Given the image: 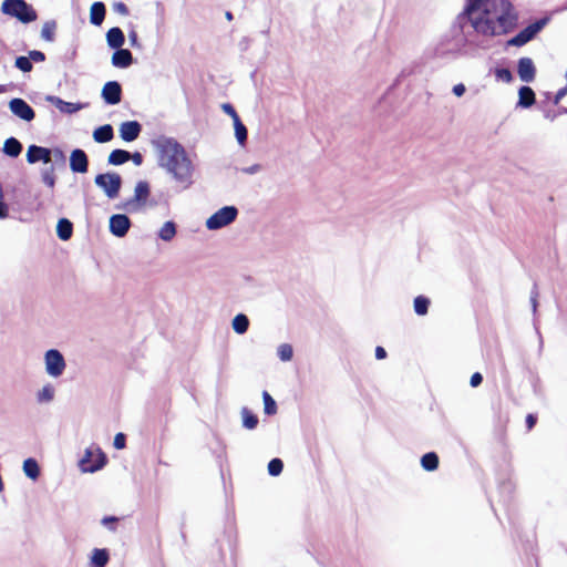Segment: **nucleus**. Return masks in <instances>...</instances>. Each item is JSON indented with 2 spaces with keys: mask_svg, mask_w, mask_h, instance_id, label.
<instances>
[{
  "mask_svg": "<svg viewBox=\"0 0 567 567\" xmlns=\"http://www.w3.org/2000/svg\"><path fill=\"white\" fill-rule=\"evenodd\" d=\"M237 216V207L224 206L207 218L205 225L209 230H218L234 223Z\"/></svg>",
  "mask_w": 567,
  "mask_h": 567,
  "instance_id": "nucleus-8",
  "label": "nucleus"
},
{
  "mask_svg": "<svg viewBox=\"0 0 567 567\" xmlns=\"http://www.w3.org/2000/svg\"><path fill=\"white\" fill-rule=\"evenodd\" d=\"M1 11L17 18L22 23H30L37 19L35 10L25 0H4Z\"/></svg>",
  "mask_w": 567,
  "mask_h": 567,
  "instance_id": "nucleus-4",
  "label": "nucleus"
},
{
  "mask_svg": "<svg viewBox=\"0 0 567 567\" xmlns=\"http://www.w3.org/2000/svg\"><path fill=\"white\" fill-rule=\"evenodd\" d=\"M106 43L111 49H120L125 43V35L121 28L113 27L106 32Z\"/></svg>",
  "mask_w": 567,
  "mask_h": 567,
  "instance_id": "nucleus-19",
  "label": "nucleus"
},
{
  "mask_svg": "<svg viewBox=\"0 0 567 567\" xmlns=\"http://www.w3.org/2000/svg\"><path fill=\"white\" fill-rule=\"evenodd\" d=\"M113 445L117 450H122L126 445V436L124 433H117L114 437Z\"/></svg>",
  "mask_w": 567,
  "mask_h": 567,
  "instance_id": "nucleus-44",
  "label": "nucleus"
},
{
  "mask_svg": "<svg viewBox=\"0 0 567 567\" xmlns=\"http://www.w3.org/2000/svg\"><path fill=\"white\" fill-rule=\"evenodd\" d=\"M27 161L29 164H35L40 161L49 164L52 161V150L34 144L30 145L27 151Z\"/></svg>",
  "mask_w": 567,
  "mask_h": 567,
  "instance_id": "nucleus-13",
  "label": "nucleus"
},
{
  "mask_svg": "<svg viewBox=\"0 0 567 567\" xmlns=\"http://www.w3.org/2000/svg\"><path fill=\"white\" fill-rule=\"evenodd\" d=\"M42 182L50 188L55 185L54 167L50 166L41 171Z\"/></svg>",
  "mask_w": 567,
  "mask_h": 567,
  "instance_id": "nucleus-38",
  "label": "nucleus"
},
{
  "mask_svg": "<svg viewBox=\"0 0 567 567\" xmlns=\"http://www.w3.org/2000/svg\"><path fill=\"white\" fill-rule=\"evenodd\" d=\"M131 159L133 161V163L136 165V166H140L143 164V155L140 153V152H135L133 154H131Z\"/></svg>",
  "mask_w": 567,
  "mask_h": 567,
  "instance_id": "nucleus-54",
  "label": "nucleus"
},
{
  "mask_svg": "<svg viewBox=\"0 0 567 567\" xmlns=\"http://www.w3.org/2000/svg\"><path fill=\"white\" fill-rule=\"evenodd\" d=\"M2 152L12 158L18 157L22 152V144L16 137H9L4 141Z\"/></svg>",
  "mask_w": 567,
  "mask_h": 567,
  "instance_id": "nucleus-23",
  "label": "nucleus"
},
{
  "mask_svg": "<svg viewBox=\"0 0 567 567\" xmlns=\"http://www.w3.org/2000/svg\"><path fill=\"white\" fill-rule=\"evenodd\" d=\"M277 354L281 361L288 362L293 357V349L289 343H281L277 348Z\"/></svg>",
  "mask_w": 567,
  "mask_h": 567,
  "instance_id": "nucleus-37",
  "label": "nucleus"
},
{
  "mask_svg": "<svg viewBox=\"0 0 567 567\" xmlns=\"http://www.w3.org/2000/svg\"><path fill=\"white\" fill-rule=\"evenodd\" d=\"M131 159V153L125 150L116 148L112 151L107 157L110 165L118 166Z\"/></svg>",
  "mask_w": 567,
  "mask_h": 567,
  "instance_id": "nucleus-26",
  "label": "nucleus"
},
{
  "mask_svg": "<svg viewBox=\"0 0 567 567\" xmlns=\"http://www.w3.org/2000/svg\"><path fill=\"white\" fill-rule=\"evenodd\" d=\"M118 518L115 516H105L102 518V525L111 532H115Z\"/></svg>",
  "mask_w": 567,
  "mask_h": 567,
  "instance_id": "nucleus-42",
  "label": "nucleus"
},
{
  "mask_svg": "<svg viewBox=\"0 0 567 567\" xmlns=\"http://www.w3.org/2000/svg\"><path fill=\"white\" fill-rule=\"evenodd\" d=\"M231 327H233L234 331L238 334L246 333L249 328L248 317L244 313L236 315L231 321Z\"/></svg>",
  "mask_w": 567,
  "mask_h": 567,
  "instance_id": "nucleus-31",
  "label": "nucleus"
},
{
  "mask_svg": "<svg viewBox=\"0 0 567 567\" xmlns=\"http://www.w3.org/2000/svg\"><path fill=\"white\" fill-rule=\"evenodd\" d=\"M56 234L61 240H69L73 234V225L66 218H61L56 225Z\"/></svg>",
  "mask_w": 567,
  "mask_h": 567,
  "instance_id": "nucleus-27",
  "label": "nucleus"
},
{
  "mask_svg": "<svg viewBox=\"0 0 567 567\" xmlns=\"http://www.w3.org/2000/svg\"><path fill=\"white\" fill-rule=\"evenodd\" d=\"M55 29H56V23L55 21L51 20V21H47L43 27H42V30H41V38L45 41H49V42H52L54 41V32H55Z\"/></svg>",
  "mask_w": 567,
  "mask_h": 567,
  "instance_id": "nucleus-36",
  "label": "nucleus"
},
{
  "mask_svg": "<svg viewBox=\"0 0 567 567\" xmlns=\"http://www.w3.org/2000/svg\"><path fill=\"white\" fill-rule=\"evenodd\" d=\"M536 101L535 92L530 86L524 85L518 90L517 107L528 109Z\"/></svg>",
  "mask_w": 567,
  "mask_h": 567,
  "instance_id": "nucleus-22",
  "label": "nucleus"
},
{
  "mask_svg": "<svg viewBox=\"0 0 567 567\" xmlns=\"http://www.w3.org/2000/svg\"><path fill=\"white\" fill-rule=\"evenodd\" d=\"M110 560V553L106 548H94L90 556L89 567H106Z\"/></svg>",
  "mask_w": 567,
  "mask_h": 567,
  "instance_id": "nucleus-21",
  "label": "nucleus"
},
{
  "mask_svg": "<svg viewBox=\"0 0 567 567\" xmlns=\"http://www.w3.org/2000/svg\"><path fill=\"white\" fill-rule=\"evenodd\" d=\"M112 9L115 13L127 17L130 14V9L124 2H114L112 4Z\"/></svg>",
  "mask_w": 567,
  "mask_h": 567,
  "instance_id": "nucleus-43",
  "label": "nucleus"
},
{
  "mask_svg": "<svg viewBox=\"0 0 567 567\" xmlns=\"http://www.w3.org/2000/svg\"><path fill=\"white\" fill-rule=\"evenodd\" d=\"M94 183L103 190L107 198L114 199L120 194L123 181L120 174L115 172H107L97 174L94 178Z\"/></svg>",
  "mask_w": 567,
  "mask_h": 567,
  "instance_id": "nucleus-6",
  "label": "nucleus"
},
{
  "mask_svg": "<svg viewBox=\"0 0 567 567\" xmlns=\"http://www.w3.org/2000/svg\"><path fill=\"white\" fill-rule=\"evenodd\" d=\"M9 215V208L7 204L3 203V198H0V219L7 218Z\"/></svg>",
  "mask_w": 567,
  "mask_h": 567,
  "instance_id": "nucleus-53",
  "label": "nucleus"
},
{
  "mask_svg": "<svg viewBox=\"0 0 567 567\" xmlns=\"http://www.w3.org/2000/svg\"><path fill=\"white\" fill-rule=\"evenodd\" d=\"M516 23L513 6L507 0H467L451 27L452 42L449 49L441 44L437 56H455L466 45L477 44L478 37H496L508 33Z\"/></svg>",
  "mask_w": 567,
  "mask_h": 567,
  "instance_id": "nucleus-1",
  "label": "nucleus"
},
{
  "mask_svg": "<svg viewBox=\"0 0 567 567\" xmlns=\"http://www.w3.org/2000/svg\"><path fill=\"white\" fill-rule=\"evenodd\" d=\"M537 422V417L534 414H527L526 416V426L528 430H532Z\"/></svg>",
  "mask_w": 567,
  "mask_h": 567,
  "instance_id": "nucleus-55",
  "label": "nucleus"
},
{
  "mask_svg": "<svg viewBox=\"0 0 567 567\" xmlns=\"http://www.w3.org/2000/svg\"><path fill=\"white\" fill-rule=\"evenodd\" d=\"M466 91V87L463 83H458L456 85L453 86L452 89V92L456 95V96H462Z\"/></svg>",
  "mask_w": 567,
  "mask_h": 567,
  "instance_id": "nucleus-52",
  "label": "nucleus"
},
{
  "mask_svg": "<svg viewBox=\"0 0 567 567\" xmlns=\"http://www.w3.org/2000/svg\"><path fill=\"white\" fill-rule=\"evenodd\" d=\"M70 169L73 173L84 174L89 169V158L86 153L81 148H75L70 155Z\"/></svg>",
  "mask_w": 567,
  "mask_h": 567,
  "instance_id": "nucleus-14",
  "label": "nucleus"
},
{
  "mask_svg": "<svg viewBox=\"0 0 567 567\" xmlns=\"http://www.w3.org/2000/svg\"><path fill=\"white\" fill-rule=\"evenodd\" d=\"M157 165L182 190L190 188L196 178V165L186 148L175 138L162 136L154 142Z\"/></svg>",
  "mask_w": 567,
  "mask_h": 567,
  "instance_id": "nucleus-2",
  "label": "nucleus"
},
{
  "mask_svg": "<svg viewBox=\"0 0 567 567\" xmlns=\"http://www.w3.org/2000/svg\"><path fill=\"white\" fill-rule=\"evenodd\" d=\"M261 169H262V166L260 164H254L251 166L241 168V172L245 174H248V175H254V174L259 173Z\"/></svg>",
  "mask_w": 567,
  "mask_h": 567,
  "instance_id": "nucleus-48",
  "label": "nucleus"
},
{
  "mask_svg": "<svg viewBox=\"0 0 567 567\" xmlns=\"http://www.w3.org/2000/svg\"><path fill=\"white\" fill-rule=\"evenodd\" d=\"M517 73L523 82L530 83L535 80L536 68L530 58H520L517 64Z\"/></svg>",
  "mask_w": 567,
  "mask_h": 567,
  "instance_id": "nucleus-15",
  "label": "nucleus"
},
{
  "mask_svg": "<svg viewBox=\"0 0 567 567\" xmlns=\"http://www.w3.org/2000/svg\"><path fill=\"white\" fill-rule=\"evenodd\" d=\"M221 109H223V111H224L226 114H228V115L233 118V121H234L236 117H239V116H238V114H237V112H236V110L234 109V106H233L231 104H229V103H224V104L221 105Z\"/></svg>",
  "mask_w": 567,
  "mask_h": 567,
  "instance_id": "nucleus-47",
  "label": "nucleus"
},
{
  "mask_svg": "<svg viewBox=\"0 0 567 567\" xmlns=\"http://www.w3.org/2000/svg\"><path fill=\"white\" fill-rule=\"evenodd\" d=\"M142 132V125L137 121L123 122L120 126V136L125 142L135 141Z\"/></svg>",
  "mask_w": 567,
  "mask_h": 567,
  "instance_id": "nucleus-16",
  "label": "nucleus"
},
{
  "mask_svg": "<svg viewBox=\"0 0 567 567\" xmlns=\"http://www.w3.org/2000/svg\"><path fill=\"white\" fill-rule=\"evenodd\" d=\"M537 297H538L537 287H536V285H534L533 290L530 292V303H532L534 312H536V310H537V305H538Z\"/></svg>",
  "mask_w": 567,
  "mask_h": 567,
  "instance_id": "nucleus-50",
  "label": "nucleus"
},
{
  "mask_svg": "<svg viewBox=\"0 0 567 567\" xmlns=\"http://www.w3.org/2000/svg\"><path fill=\"white\" fill-rule=\"evenodd\" d=\"M132 221L125 214H114L110 217L109 228L113 236L123 238L128 233Z\"/></svg>",
  "mask_w": 567,
  "mask_h": 567,
  "instance_id": "nucleus-10",
  "label": "nucleus"
},
{
  "mask_svg": "<svg viewBox=\"0 0 567 567\" xmlns=\"http://www.w3.org/2000/svg\"><path fill=\"white\" fill-rule=\"evenodd\" d=\"M10 111L19 118L31 122L35 117L34 110L20 97H14L9 102Z\"/></svg>",
  "mask_w": 567,
  "mask_h": 567,
  "instance_id": "nucleus-11",
  "label": "nucleus"
},
{
  "mask_svg": "<svg viewBox=\"0 0 567 567\" xmlns=\"http://www.w3.org/2000/svg\"><path fill=\"white\" fill-rule=\"evenodd\" d=\"M375 358L378 360H382V359H385L386 358V351L383 347H377L375 348Z\"/></svg>",
  "mask_w": 567,
  "mask_h": 567,
  "instance_id": "nucleus-56",
  "label": "nucleus"
},
{
  "mask_svg": "<svg viewBox=\"0 0 567 567\" xmlns=\"http://www.w3.org/2000/svg\"><path fill=\"white\" fill-rule=\"evenodd\" d=\"M52 154H54L55 158L58 159H64V154L60 148L53 150Z\"/></svg>",
  "mask_w": 567,
  "mask_h": 567,
  "instance_id": "nucleus-57",
  "label": "nucleus"
},
{
  "mask_svg": "<svg viewBox=\"0 0 567 567\" xmlns=\"http://www.w3.org/2000/svg\"><path fill=\"white\" fill-rule=\"evenodd\" d=\"M16 68H18L22 72H30L33 68L32 62L29 56L20 55L16 59L14 62Z\"/></svg>",
  "mask_w": 567,
  "mask_h": 567,
  "instance_id": "nucleus-40",
  "label": "nucleus"
},
{
  "mask_svg": "<svg viewBox=\"0 0 567 567\" xmlns=\"http://www.w3.org/2000/svg\"><path fill=\"white\" fill-rule=\"evenodd\" d=\"M243 426L247 430H255L258 425V416L254 414L248 408L244 406L240 410Z\"/></svg>",
  "mask_w": 567,
  "mask_h": 567,
  "instance_id": "nucleus-29",
  "label": "nucleus"
},
{
  "mask_svg": "<svg viewBox=\"0 0 567 567\" xmlns=\"http://www.w3.org/2000/svg\"><path fill=\"white\" fill-rule=\"evenodd\" d=\"M106 7L102 1H95L90 8V22L93 25H101L105 19Z\"/></svg>",
  "mask_w": 567,
  "mask_h": 567,
  "instance_id": "nucleus-20",
  "label": "nucleus"
},
{
  "mask_svg": "<svg viewBox=\"0 0 567 567\" xmlns=\"http://www.w3.org/2000/svg\"><path fill=\"white\" fill-rule=\"evenodd\" d=\"M128 41H130V44L133 47V48H137V49H141V43L138 42V37H137V32L135 30H131L128 32Z\"/></svg>",
  "mask_w": 567,
  "mask_h": 567,
  "instance_id": "nucleus-46",
  "label": "nucleus"
},
{
  "mask_svg": "<svg viewBox=\"0 0 567 567\" xmlns=\"http://www.w3.org/2000/svg\"><path fill=\"white\" fill-rule=\"evenodd\" d=\"M107 463L105 453L96 445L85 449L79 461V467L83 473H95L102 470Z\"/></svg>",
  "mask_w": 567,
  "mask_h": 567,
  "instance_id": "nucleus-5",
  "label": "nucleus"
},
{
  "mask_svg": "<svg viewBox=\"0 0 567 567\" xmlns=\"http://www.w3.org/2000/svg\"><path fill=\"white\" fill-rule=\"evenodd\" d=\"M151 196V186L146 181H140L134 188V195L118 203L115 207L130 214L140 213L147 206Z\"/></svg>",
  "mask_w": 567,
  "mask_h": 567,
  "instance_id": "nucleus-3",
  "label": "nucleus"
},
{
  "mask_svg": "<svg viewBox=\"0 0 567 567\" xmlns=\"http://www.w3.org/2000/svg\"><path fill=\"white\" fill-rule=\"evenodd\" d=\"M235 136L239 145L245 146L248 138V131L240 117H236L234 121Z\"/></svg>",
  "mask_w": 567,
  "mask_h": 567,
  "instance_id": "nucleus-30",
  "label": "nucleus"
},
{
  "mask_svg": "<svg viewBox=\"0 0 567 567\" xmlns=\"http://www.w3.org/2000/svg\"><path fill=\"white\" fill-rule=\"evenodd\" d=\"M430 305V299L423 295H420L413 300L414 312L417 316H425L429 312Z\"/></svg>",
  "mask_w": 567,
  "mask_h": 567,
  "instance_id": "nucleus-33",
  "label": "nucleus"
},
{
  "mask_svg": "<svg viewBox=\"0 0 567 567\" xmlns=\"http://www.w3.org/2000/svg\"><path fill=\"white\" fill-rule=\"evenodd\" d=\"M29 59L31 62H43L45 60V55L41 51L32 50L29 52Z\"/></svg>",
  "mask_w": 567,
  "mask_h": 567,
  "instance_id": "nucleus-45",
  "label": "nucleus"
},
{
  "mask_svg": "<svg viewBox=\"0 0 567 567\" xmlns=\"http://www.w3.org/2000/svg\"><path fill=\"white\" fill-rule=\"evenodd\" d=\"M495 75L498 80L506 82V83H509L513 80V74H512L511 70L506 69V68L496 69Z\"/></svg>",
  "mask_w": 567,
  "mask_h": 567,
  "instance_id": "nucleus-41",
  "label": "nucleus"
},
{
  "mask_svg": "<svg viewBox=\"0 0 567 567\" xmlns=\"http://www.w3.org/2000/svg\"><path fill=\"white\" fill-rule=\"evenodd\" d=\"M226 19L229 20V21L233 20V13L227 11L226 12Z\"/></svg>",
  "mask_w": 567,
  "mask_h": 567,
  "instance_id": "nucleus-58",
  "label": "nucleus"
},
{
  "mask_svg": "<svg viewBox=\"0 0 567 567\" xmlns=\"http://www.w3.org/2000/svg\"><path fill=\"white\" fill-rule=\"evenodd\" d=\"M262 400H264V412L267 415H275L277 413V403L267 391L262 392Z\"/></svg>",
  "mask_w": 567,
  "mask_h": 567,
  "instance_id": "nucleus-35",
  "label": "nucleus"
},
{
  "mask_svg": "<svg viewBox=\"0 0 567 567\" xmlns=\"http://www.w3.org/2000/svg\"><path fill=\"white\" fill-rule=\"evenodd\" d=\"M176 234H177V225L172 220H167L159 228L157 236L163 241L169 243L175 238Z\"/></svg>",
  "mask_w": 567,
  "mask_h": 567,
  "instance_id": "nucleus-25",
  "label": "nucleus"
},
{
  "mask_svg": "<svg viewBox=\"0 0 567 567\" xmlns=\"http://www.w3.org/2000/svg\"><path fill=\"white\" fill-rule=\"evenodd\" d=\"M47 101L52 103L60 112L73 114L85 107L82 103L65 102L59 96L48 95Z\"/></svg>",
  "mask_w": 567,
  "mask_h": 567,
  "instance_id": "nucleus-17",
  "label": "nucleus"
},
{
  "mask_svg": "<svg viewBox=\"0 0 567 567\" xmlns=\"http://www.w3.org/2000/svg\"><path fill=\"white\" fill-rule=\"evenodd\" d=\"M549 17H544L528 24L526 28L520 30L515 37L507 41L509 47H523L532 41L549 22Z\"/></svg>",
  "mask_w": 567,
  "mask_h": 567,
  "instance_id": "nucleus-7",
  "label": "nucleus"
},
{
  "mask_svg": "<svg viewBox=\"0 0 567 567\" xmlns=\"http://www.w3.org/2000/svg\"><path fill=\"white\" fill-rule=\"evenodd\" d=\"M101 96L109 105H116L122 100V86L117 81H109L102 87Z\"/></svg>",
  "mask_w": 567,
  "mask_h": 567,
  "instance_id": "nucleus-12",
  "label": "nucleus"
},
{
  "mask_svg": "<svg viewBox=\"0 0 567 567\" xmlns=\"http://www.w3.org/2000/svg\"><path fill=\"white\" fill-rule=\"evenodd\" d=\"M45 372L52 378H59L63 374L66 362L63 354L58 349H50L44 353Z\"/></svg>",
  "mask_w": 567,
  "mask_h": 567,
  "instance_id": "nucleus-9",
  "label": "nucleus"
},
{
  "mask_svg": "<svg viewBox=\"0 0 567 567\" xmlns=\"http://www.w3.org/2000/svg\"><path fill=\"white\" fill-rule=\"evenodd\" d=\"M54 399V388L51 384L44 385L37 392L38 403H49Z\"/></svg>",
  "mask_w": 567,
  "mask_h": 567,
  "instance_id": "nucleus-34",
  "label": "nucleus"
},
{
  "mask_svg": "<svg viewBox=\"0 0 567 567\" xmlns=\"http://www.w3.org/2000/svg\"><path fill=\"white\" fill-rule=\"evenodd\" d=\"M114 137V131L111 124H104L93 132V138L96 143H107Z\"/></svg>",
  "mask_w": 567,
  "mask_h": 567,
  "instance_id": "nucleus-24",
  "label": "nucleus"
},
{
  "mask_svg": "<svg viewBox=\"0 0 567 567\" xmlns=\"http://www.w3.org/2000/svg\"><path fill=\"white\" fill-rule=\"evenodd\" d=\"M560 114H567V107H561L559 111Z\"/></svg>",
  "mask_w": 567,
  "mask_h": 567,
  "instance_id": "nucleus-59",
  "label": "nucleus"
},
{
  "mask_svg": "<svg viewBox=\"0 0 567 567\" xmlns=\"http://www.w3.org/2000/svg\"><path fill=\"white\" fill-rule=\"evenodd\" d=\"M567 95V86L559 89L554 97V104H558Z\"/></svg>",
  "mask_w": 567,
  "mask_h": 567,
  "instance_id": "nucleus-51",
  "label": "nucleus"
},
{
  "mask_svg": "<svg viewBox=\"0 0 567 567\" xmlns=\"http://www.w3.org/2000/svg\"><path fill=\"white\" fill-rule=\"evenodd\" d=\"M284 462L278 457L270 460V462L268 463V473L270 476H278L279 474H281Z\"/></svg>",
  "mask_w": 567,
  "mask_h": 567,
  "instance_id": "nucleus-39",
  "label": "nucleus"
},
{
  "mask_svg": "<svg viewBox=\"0 0 567 567\" xmlns=\"http://www.w3.org/2000/svg\"><path fill=\"white\" fill-rule=\"evenodd\" d=\"M22 468H23V473L25 474L27 477H29L33 481L39 478L40 466L35 458L30 457V458L24 460Z\"/></svg>",
  "mask_w": 567,
  "mask_h": 567,
  "instance_id": "nucleus-28",
  "label": "nucleus"
},
{
  "mask_svg": "<svg viewBox=\"0 0 567 567\" xmlns=\"http://www.w3.org/2000/svg\"><path fill=\"white\" fill-rule=\"evenodd\" d=\"M115 52L112 55V64L115 68L126 69L133 63V55L128 49H114Z\"/></svg>",
  "mask_w": 567,
  "mask_h": 567,
  "instance_id": "nucleus-18",
  "label": "nucleus"
},
{
  "mask_svg": "<svg viewBox=\"0 0 567 567\" xmlns=\"http://www.w3.org/2000/svg\"><path fill=\"white\" fill-rule=\"evenodd\" d=\"M439 463V456L435 452H427L421 457V466L427 472L435 471Z\"/></svg>",
  "mask_w": 567,
  "mask_h": 567,
  "instance_id": "nucleus-32",
  "label": "nucleus"
},
{
  "mask_svg": "<svg viewBox=\"0 0 567 567\" xmlns=\"http://www.w3.org/2000/svg\"><path fill=\"white\" fill-rule=\"evenodd\" d=\"M483 382V375L480 372H475L472 374L470 384L472 388H477Z\"/></svg>",
  "mask_w": 567,
  "mask_h": 567,
  "instance_id": "nucleus-49",
  "label": "nucleus"
}]
</instances>
